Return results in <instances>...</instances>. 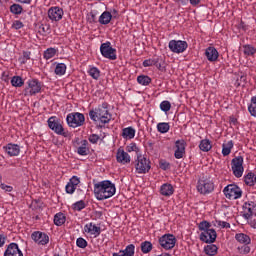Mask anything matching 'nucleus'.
<instances>
[{
    "label": "nucleus",
    "mask_w": 256,
    "mask_h": 256,
    "mask_svg": "<svg viewBox=\"0 0 256 256\" xmlns=\"http://www.w3.org/2000/svg\"><path fill=\"white\" fill-rule=\"evenodd\" d=\"M117 193L115 184L109 180H103L94 184V195L97 201H105L111 199Z\"/></svg>",
    "instance_id": "nucleus-1"
},
{
    "label": "nucleus",
    "mask_w": 256,
    "mask_h": 256,
    "mask_svg": "<svg viewBox=\"0 0 256 256\" xmlns=\"http://www.w3.org/2000/svg\"><path fill=\"white\" fill-rule=\"evenodd\" d=\"M89 117L94 123H101L102 125H106V123L111 121V113H109V109H107V104H102L90 110Z\"/></svg>",
    "instance_id": "nucleus-2"
},
{
    "label": "nucleus",
    "mask_w": 256,
    "mask_h": 256,
    "mask_svg": "<svg viewBox=\"0 0 256 256\" xmlns=\"http://www.w3.org/2000/svg\"><path fill=\"white\" fill-rule=\"evenodd\" d=\"M197 191L201 195H209L215 191V183L209 176H202L197 183Z\"/></svg>",
    "instance_id": "nucleus-3"
},
{
    "label": "nucleus",
    "mask_w": 256,
    "mask_h": 256,
    "mask_svg": "<svg viewBox=\"0 0 256 256\" xmlns=\"http://www.w3.org/2000/svg\"><path fill=\"white\" fill-rule=\"evenodd\" d=\"M66 123L68 127L72 129L83 127L85 125V114L81 112H71L66 116Z\"/></svg>",
    "instance_id": "nucleus-4"
},
{
    "label": "nucleus",
    "mask_w": 256,
    "mask_h": 256,
    "mask_svg": "<svg viewBox=\"0 0 256 256\" xmlns=\"http://www.w3.org/2000/svg\"><path fill=\"white\" fill-rule=\"evenodd\" d=\"M223 193L226 199H230V201H235L237 199H241L243 197V190L239 188L236 184H229L223 189Z\"/></svg>",
    "instance_id": "nucleus-5"
},
{
    "label": "nucleus",
    "mask_w": 256,
    "mask_h": 256,
    "mask_svg": "<svg viewBox=\"0 0 256 256\" xmlns=\"http://www.w3.org/2000/svg\"><path fill=\"white\" fill-rule=\"evenodd\" d=\"M100 53L105 59L110 61H116L117 59V49L113 48L109 41H106L100 45Z\"/></svg>",
    "instance_id": "nucleus-6"
},
{
    "label": "nucleus",
    "mask_w": 256,
    "mask_h": 256,
    "mask_svg": "<svg viewBox=\"0 0 256 256\" xmlns=\"http://www.w3.org/2000/svg\"><path fill=\"white\" fill-rule=\"evenodd\" d=\"M136 173L139 175H145L151 171V161L145 156H138L135 164Z\"/></svg>",
    "instance_id": "nucleus-7"
},
{
    "label": "nucleus",
    "mask_w": 256,
    "mask_h": 256,
    "mask_svg": "<svg viewBox=\"0 0 256 256\" xmlns=\"http://www.w3.org/2000/svg\"><path fill=\"white\" fill-rule=\"evenodd\" d=\"M158 243L165 251H171L177 245V238L173 234H164L158 239Z\"/></svg>",
    "instance_id": "nucleus-8"
},
{
    "label": "nucleus",
    "mask_w": 256,
    "mask_h": 256,
    "mask_svg": "<svg viewBox=\"0 0 256 256\" xmlns=\"http://www.w3.org/2000/svg\"><path fill=\"white\" fill-rule=\"evenodd\" d=\"M48 127L51 131H54L56 135H62V137H67V133H65V128H63V124L61 120L56 116H52L48 119Z\"/></svg>",
    "instance_id": "nucleus-9"
},
{
    "label": "nucleus",
    "mask_w": 256,
    "mask_h": 256,
    "mask_svg": "<svg viewBox=\"0 0 256 256\" xmlns=\"http://www.w3.org/2000/svg\"><path fill=\"white\" fill-rule=\"evenodd\" d=\"M243 156H238L232 159L231 161V169L233 172L234 177L237 179H240V177H243V173L245 171V168L243 167Z\"/></svg>",
    "instance_id": "nucleus-10"
},
{
    "label": "nucleus",
    "mask_w": 256,
    "mask_h": 256,
    "mask_svg": "<svg viewBox=\"0 0 256 256\" xmlns=\"http://www.w3.org/2000/svg\"><path fill=\"white\" fill-rule=\"evenodd\" d=\"M41 81L38 79H29L26 82V88L24 89V95H37L42 89Z\"/></svg>",
    "instance_id": "nucleus-11"
},
{
    "label": "nucleus",
    "mask_w": 256,
    "mask_h": 256,
    "mask_svg": "<svg viewBox=\"0 0 256 256\" xmlns=\"http://www.w3.org/2000/svg\"><path fill=\"white\" fill-rule=\"evenodd\" d=\"M189 47V44H187V41L183 40H170L168 43V48L172 53H176L179 55L180 53H185L187 51V48Z\"/></svg>",
    "instance_id": "nucleus-12"
},
{
    "label": "nucleus",
    "mask_w": 256,
    "mask_h": 256,
    "mask_svg": "<svg viewBox=\"0 0 256 256\" xmlns=\"http://www.w3.org/2000/svg\"><path fill=\"white\" fill-rule=\"evenodd\" d=\"M31 239L36 245L45 246L49 244V235L42 231H34L31 234Z\"/></svg>",
    "instance_id": "nucleus-13"
},
{
    "label": "nucleus",
    "mask_w": 256,
    "mask_h": 256,
    "mask_svg": "<svg viewBox=\"0 0 256 256\" xmlns=\"http://www.w3.org/2000/svg\"><path fill=\"white\" fill-rule=\"evenodd\" d=\"M186 148H187V142H185V140L183 139L176 140L175 151H174L175 159H183L185 157Z\"/></svg>",
    "instance_id": "nucleus-14"
},
{
    "label": "nucleus",
    "mask_w": 256,
    "mask_h": 256,
    "mask_svg": "<svg viewBox=\"0 0 256 256\" xmlns=\"http://www.w3.org/2000/svg\"><path fill=\"white\" fill-rule=\"evenodd\" d=\"M63 15H64V12H63L62 8L59 6L51 7L48 10V18L52 22L53 21H55V22L61 21L63 19Z\"/></svg>",
    "instance_id": "nucleus-15"
},
{
    "label": "nucleus",
    "mask_w": 256,
    "mask_h": 256,
    "mask_svg": "<svg viewBox=\"0 0 256 256\" xmlns=\"http://www.w3.org/2000/svg\"><path fill=\"white\" fill-rule=\"evenodd\" d=\"M244 219H251L256 214V203L254 201L245 202L242 206Z\"/></svg>",
    "instance_id": "nucleus-16"
},
{
    "label": "nucleus",
    "mask_w": 256,
    "mask_h": 256,
    "mask_svg": "<svg viewBox=\"0 0 256 256\" xmlns=\"http://www.w3.org/2000/svg\"><path fill=\"white\" fill-rule=\"evenodd\" d=\"M217 240V231L215 229L210 228V230H206L205 232H201L200 241L204 243H215Z\"/></svg>",
    "instance_id": "nucleus-17"
},
{
    "label": "nucleus",
    "mask_w": 256,
    "mask_h": 256,
    "mask_svg": "<svg viewBox=\"0 0 256 256\" xmlns=\"http://www.w3.org/2000/svg\"><path fill=\"white\" fill-rule=\"evenodd\" d=\"M4 256H23V251L19 248V244L12 242L7 246Z\"/></svg>",
    "instance_id": "nucleus-18"
},
{
    "label": "nucleus",
    "mask_w": 256,
    "mask_h": 256,
    "mask_svg": "<svg viewBox=\"0 0 256 256\" xmlns=\"http://www.w3.org/2000/svg\"><path fill=\"white\" fill-rule=\"evenodd\" d=\"M84 233L93 235V237H99V235H101V226H98L93 222L87 223L84 225Z\"/></svg>",
    "instance_id": "nucleus-19"
},
{
    "label": "nucleus",
    "mask_w": 256,
    "mask_h": 256,
    "mask_svg": "<svg viewBox=\"0 0 256 256\" xmlns=\"http://www.w3.org/2000/svg\"><path fill=\"white\" fill-rule=\"evenodd\" d=\"M76 153L80 155L81 157H87L89 153H91L89 149V141L82 140L78 143V146L76 148Z\"/></svg>",
    "instance_id": "nucleus-20"
},
{
    "label": "nucleus",
    "mask_w": 256,
    "mask_h": 256,
    "mask_svg": "<svg viewBox=\"0 0 256 256\" xmlns=\"http://www.w3.org/2000/svg\"><path fill=\"white\" fill-rule=\"evenodd\" d=\"M3 149L9 157H19V153H21V147L18 144L9 143Z\"/></svg>",
    "instance_id": "nucleus-21"
},
{
    "label": "nucleus",
    "mask_w": 256,
    "mask_h": 256,
    "mask_svg": "<svg viewBox=\"0 0 256 256\" xmlns=\"http://www.w3.org/2000/svg\"><path fill=\"white\" fill-rule=\"evenodd\" d=\"M116 160L122 165H127V163H131V156L123 148H119L116 153Z\"/></svg>",
    "instance_id": "nucleus-22"
},
{
    "label": "nucleus",
    "mask_w": 256,
    "mask_h": 256,
    "mask_svg": "<svg viewBox=\"0 0 256 256\" xmlns=\"http://www.w3.org/2000/svg\"><path fill=\"white\" fill-rule=\"evenodd\" d=\"M161 61H163V58H161V56H154L153 58L144 60L142 65L143 67H153V65H155V67H157V69L161 71Z\"/></svg>",
    "instance_id": "nucleus-23"
},
{
    "label": "nucleus",
    "mask_w": 256,
    "mask_h": 256,
    "mask_svg": "<svg viewBox=\"0 0 256 256\" xmlns=\"http://www.w3.org/2000/svg\"><path fill=\"white\" fill-rule=\"evenodd\" d=\"M205 55L208 61H210L211 63H214L215 61H217V59H219V52L216 50L215 47H208L205 50Z\"/></svg>",
    "instance_id": "nucleus-24"
},
{
    "label": "nucleus",
    "mask_w": 256,
    "mask_h": 256,
    "mask_svg": "<svg viewBox=\"0 0 256 256\" xmlns=\"http://www.w3.org/2000/svg\"><path fill=\"white\" fill-rule=\"evenodd\" d=\"M112 256H135V245L129 244L124 250L112 253Z\"/></svg>",
    "instance_id": "nucleus-25"
},
{
    "label": "nucleus",
    "mask_w": 256,
    "mask_h": 256,
    "mask_svg": "<svg viewBox=\"0 0 256 256\" xmlns=\"http://www.w3.org/2000/svg\"><path fill=\"white\" fill-rule=\"evenodd\" d=\"M175 193V188H173V185L169 183H164L160 187V195H163V197H171Z\"/></svg>",
    "instance_id": "nucleus-26"
},
{
    "label": "nucleus",
    "mask_w": 256,
    "mask_h": 256,
    "mask_svg": "<svg viewBox=\"0 0 256 256\" xmlns=\"http://www.w3.org/2000/svg\"><path fill=\"white\" fill-rule=\"evenodd\" d=\"M54 225L56 227H61L65 225V222L67 221V216L63 212H58L54 215Z\"/></svg>",
    "instance_id": "nucleus-27"
},
{
    "label": "nucleus",
    "mask_w": 256,
    "mask_h": 256,
    "mask_svg": "<svg viewBox=\"0 0 256 256\" xmlns=\"http://www.w3.org/2000/svg\"><path fill=\"white\" fill-rule=\"evenodd\" d=\"M54 65H55L54 73L58 77H63V75L67 73V65L65 63L55 62Z\"/></svg>",
    "instance_id": "nucleus-28"
},
{
    "label": "nucleus",
    "mask_w": 256,
    "mask_h": 256,
    "mask_svg": "<svg viewBox=\"0 0 256 256\" xmlns=\"http://www.w3.org/2000/svg\"><path fill=\"white\" fill-rule=\"evenodd\" d=\"M235 239L241 245H251V237L245 233H237L235 234Z\"/></svg>",
    "instance_id": "nucleus-29"
},
{
    "label": "nucleus",
    "mask_w": 256,
    "mask_h": 256,
    "mask_svg": "<svg viewBox=\"0 0 256 256\" xmlns=\"http://www.w3.org/2000/svg\"><path fill=\"white\" fill-rule=\"evenodd\" d=\"M113 19V15H111V12L104 11L100 17H99V23L100 25H109L111 23V20Z\"/></svg>",
    "instance_id": "nucleus-30"
},
{
    "label": "nucleus",
    "mask_w": 256,
    "mask_h": 256,
    "mask_svg": "<svg viewBox=\"0 0 256 256\" xmlns=\"http://www.w3.org/2000/svg\"><path fill=\"white\" fill-rule=\"evenodd\" d=\"M135 133H137L135 128L129 126L122 129L121 136L123 137V139H135Z\"/></svg>",
    "instance_id": "nucleus-31"
},
{
    "label": "nucleus",
    "mask_w": 256,
    "mask_h": 256,
    "mask_svg": "<svg viewBox=\"0 0 256 256\" xmlns=\"http://www.w3.org/2000/svg\"><path fill=\"white\" fill-rule=\"evenodd\" d=\"M59 53V48H47L44 53H43V59H45L46 61H49V59H53V57H55V55H57Z\"/></svg>",
    "instance_id": "nucleus-32"
},
{
    "label": "nucleus",
    "mask_w": 256,
    "mask_h": 256,
    "mask_svg": "<svg viewBox=\"0 0 256 256\" xmlns=\"http://www.w3.org/2000/svg\"><path fill=\"white\" fill-rule=\"evenodd\" d=\"M243 53L245 57H255L256 48L251 44H245L243 46Z\"/></svg>",
    "instance_id": "nucleus-33"
},
{
    "label": "nucleus",
    "mask_w": 256,
    "mask_h": 256,
    "mask_svg": "<svg viewBox=\"0 0 256 256\" xmlns=\"http://www.w3.org/2000/svg\"><path fill=\"white\" fill-rule=\"evenodd\" d=\"M199 149L204 153H208V151H211V149H213V146L211 145V141L209 139L201 140L199 144Z\"/></svg>",
    "instance_id": "nucleus-34"
},
{
    "label": "nucleus",
    "mask_w": 256,
    "mask_h": 256,
    "mask_svg": "<svg viewBox=\"0 0 256 256\" xmlns=\"http://www.w3.org/2000/svg\"><path fill=\"white\" fill-rule=\"evenodd\" d=\"M233 140L228 141L227 143H224L222 145V155L223 157H227L228 155H231V149L234 147Z\"/></svg>",
    "instance_id": "nucleus-35"
},
{
    "label": "nucleus",
    "mask_w": 256,
    "mask_h": 256,
    "mask_svg": "<svg viewBox=\"0 0 256 256\" xmlns=\"http://www.w3.org/2000/svg\"><path fill=\"white\" fill-rule=\"evenodd\" d=\"M244 182L248 187H253L256 183V175L253 172H249L247 175L244 176Z\"/></svg>",
    "instance_id": "nucleus-36"
},
{
    "label": "nucleus",
    "mask_w": 256,
    "mask_h": 256,
    "mask_svg": "<svg viewBox=\"0 0 256 256\" xmlns=\"http://www.w3.org/2000/svg\"><path fill=\"white\" fill-rule=\"evenodd\" d=\"M88 75L97 81L101 77V70L95 66H92L88 70Z\"/></svg>",
    "instance_id": "nucleus-37"
},
{
    "label": "nucleus",
    "mask_w": 256,
    "mask_h": 256,
    "mask_svg": "<svg viewBox=\"0 0 256 256\" xmlns=\"http://www.w3.org/2000/svg\"><path fill=\"white\" fill-rule=\"evenodd\" d=\"M169 129H171V126L167 122H160L157 124V131L158 133H169Z\"/></svg>",
    "instance_id": "nucleus-38"
},
{
    "label": "nucleus",
    "mask_w": 256,
    "mask_h": 256,
    "mask_svg": "<svg viewBox=\"0 0 256 256\" xmlns=\"http://www.w3.org/2000/svg\"><path fill=\"white\" fill-rule=\"evenodd\" d=\"M212 225L217 227L218 229H231V224L221 220H214L212 221Z\"/></svg>",
    "instance_id": "nucleus-39"
},
{
    "label": "nucleus",
    "mask_w": 256,
    "mask_h": 256,
    "mask_svg": "<svg viewBox=\"0 0 256 256\" xmlns=\"http://www.w3.org/2000/svg\"><path fill=\"white\" fill-rule=\"evenodd\" d=\"M141 251L142 253H144V255H147V253H151V251H153V244L150 241L142 242Z\"/></svg>",
    "instance_id": "nucleus-40"
},
{
    "label": "nucleus",
    "mask_w": 256,
    "mask_h": 256,
    "mask_svg": "<svg viewBox=\"0 0 256 256\" xmlns=\"http://www.w3.org/2000/svg\"><path fill=\"white\" fill-rule=\"evenodd\" d=\"M11 85L12 87H23V85H25V81L21 76H13L11 79Z\"/></svg>",
    "instance_id": "nucleus-41"
},
{
    "label": "nucleus",
    "mask_w": 256,
    "mask_h": 256,
    "mask_svg": "<svg viewBox=\"0 0 256 256\" xmlns=\"http://www.w3.org/2000/svg\"><path fill=\"white\" fill-rule=\"evenodd\" d=\"M137 83H139V85L147 87V85L151 83V78L147 75H140L137 77Z\"/></svg>",
    "instance_id": "nucleus-42"
},
{
    "label": "nucleus",
    "mask_w": 256,
    "mask_h": 256,
    "mask_svg": "<svg viewBox=\"0 0 256 256\" xmlns=\"http://www.w3.org/2000/svg\"><path fill=\"white\" fill-rule=\"evenodd\" d=\"M217 249H218L217 245L211 244V245H207L204 248V252L206 253V255L214 256V255H217Z\"/></svg>",
    "instance_id": "nucleus-43"
},
{
    "label": "nucleus",
    "mask_w": 256,
    "mask_h": 256,
    "mask_svg": "<svg viewBox=\"0 0 256 256\" xmlns=\"http://www.w3.org/2000/svg\"><path fill=\"white\" fill-rule=\"evenodd\" d=\"M10 13L13 15H21V13H23V6L20 4H12L10 6Z\"/></svg>",
    "instance_id": "nucleus-44"
},
{
    "label": "nucleus",
    "mask_w": 256,
    "mask_h": 256,
    "mask_svg": "<svg viewBox=\"0 0 256 256\" xmlns=\"http://www.w3.org/2000/svg\"><path fill=\"white\" fill-rule=\"evenodd\" d=\"M248 111L252 117H256V96L251 98V104L248 106Z\"/></svg>",
    "instance_id": "nucleus-45"
},
{
    "label": "nucleus",
    "mask_w": 256,
    "mask_h": 256,
    "mask_svg": "<svg viewBox=\"0 0 256 256\" xmlns=\"http://www.w3.org/2000/svg\"><path fill=\"white\" fill-rule=\"evenodd\" d=\"M237 249L240 255H249V253H251V247H249V244L238 246Z\"/></svg>",
    "instance_id": "nucleus-46"
},
{
    "label": "nucleus",
    "mask_w": 256,
    "mask_h": 256,
    "mask_svg": "<svg viewBox=\"0 0 256 256\" xmlns=\"http://www.w3.org/2000/svg\"><path fill=\"white\" fill-rule=\"evenodd\" d=\"M160 109L164 113H169V111H171V102H169L168 100L162 101L160 103Z\"/></svg>",
    "instance_id": "nucleus-47"
},
{
    "label": "nucleus",
    "mask_w": 256,
    "mask_h": 256,
    "mask_svg": "<svg viewBox=\"0 0 256 256\" xmlns=\"http://www.w3.org/2000/svg\"><path fill=\"white\" fill-rule=\"evenodd\" d=\"M72 207H73L74 211H83V209H85V207H87V205L85 204V201L80 200V201L75 202L72 205Z\"/></svg>",
    "instance_id": "nucleus-48"
},
{
    "label": "nucleus",
    "mask_w": 256,
    "mask_h": 256,
    "mask_svg": "<svg viewBox=\"0 0 256 256\" xmlns=\"http://www.w3.org/2000/svg\"><path fill=\"white\" fill-rule=\"evenodd\" d=\"M198 229L200 231L205 232V231H209L211 229V223H209L208 221H202L199 223L198 225Z\"/></svg>",
    "instance_id": "nucleus-49"
},
{
    "label": "nucleus",
    "mask_w": 256,
    "mask_h": 256,
    "mask_svg": "<svg viewBox=\"0 0 256 256\" xmlns=\"http://www.w3.org/2000/svg\"><path fill=\"white\" fill-rule=\"evenodd\" d=\"M29 59H31V52L29 51H24L22 56L19 58V62L22 65H25V63H27V61H29Z\"/></svg>",
    "instance_id": "nucleus-50"
},
{
    "label": "nucleus",
    "mask_w": 256,
    "mask_h": 256,
    "mask_svg": "<svg viewBox=\"0 0 256 256\" xmlns=\"http://www.w3.org/2000/svg\"><path fill=\"white\" fill-rule=\"evenodd\" d=\"M76 245L77 247H79V249H85L87 245H89V243L87 242V240H85V238L79 237L76 240Z\"/></svg>",
    "instance_id": "nucleus-51"
},
{
    "label": "nucleus",
    "mask_w": 256,
    "mask_h": 256,
    "mask_svg": "<svg viewBox=\"0 0 256 256\" xmlns=\"http://www.w3.org/2000/svg\"><path fill=\"white\" fill-rule=\"evenodd\" d=\"M11 27H12V29H15L16 31H19V29H23V27H25V25L20 20H14L12 22Z\"/></svg>",
    "instance_id": "nucleus-52"
},
{
    "label": "nucleus",
    "mask_w": 256,
    "mask_h": 256,
    "mask_svg": "<svg viewBox=\"0 0 256 256\" xmlns=\"http://www.w3.org/2000/svg\"><path fill=\"white\" fill-rule=\"evenodd\" d=\"M126 150L128 151V153H132L133 151L135 153H139V147L137 146L136 143H130L127 147Z\"/></svg>",
    "instance_id": "nucleus-53"
},
{
    "label": "nucleus",
    "mask_w": 256,
    "mask_h": 256,
    "mask_svg": "<svg viewBox=\"0 0 256 256\" xmlns=\"http://www.w3.org/2000/svg\"><path fill=\"white\" fill-rule=\"evenodd\" d=\"M76 190V186H73V184H70L69 182L65 186V191L66 193H68V195H73V193H75Z\"/></svg>",
    "instance_id": "nucleus-54"
},
{
    "label": "nucleus",
    "mask_w": 256,
    "mask_h": 256,
    "mask_svg": "<svg viewBox=\"0 0 256 256\" xmlns=\"http://www.w3.org/2000/svg\"><path fill=\"white\" fill-rule=\"evenodd\" d=\"M99 139H101V137H99V135L97 134H91L88 137L89 142L92 143L93 145H97V143H99Z\"/></svg>",
    "instance_id": "nucleus-55"
},
{
    "label": "nucleus",
    "mask_w": 256,
    "mask_h": 256,
    "mask_svg": "<svg viewBox=\"0 0 256 256\" xmlns=\"http://www.w3.org/2000/svg\"><path fill=\"white\" fill-rule=\"evenodd\" d=\"M70 185H73L74 187L77 188V186L79 185V183H81V180L79 179V177L77 176H73L69 182H68Z\"/></svg>",
    "instance_id": "nucleus-56"
},
{
    "label": "nucleus",
    "mask_w": 256,
    "mask_h": 256,
    "mask_svg": "<svg viewBox=\"0 0 256 256\" xmlns=\"http://www.w3.org/2000/svg\"><path fill=\"white\" fill-rule=\"evenodd\" d=\"M0 189H2V191H5L6 193H11V191H13V186H9L5 183H1Z\"/></svg>",
    "instance_id": "nucleus-57"
},
{
    "label": "nucleus",
    "mask_w": 256,
    "mask_h": 256,
    "mask_svg": "<svg viewBox=\"0 0 256 256\" xmlns=\"http://www.w3.org/2000/svg\"><path fill=\"white\" fill-rule=\"evenodd\" d=\"M171 167V164L165 160H161L160 161V168L163 170V171H167V169H170Z\"/></svg>",
    "instance_id": "nucleus-58"
},
{
    "label": "nucleus",
    "mask_w": 256,
    "mask_h": 256,
    "mask_svg": "<svg viewBox=\"0 0 256 256\" xmlns=\"http://www.w3.org/2000/svg\"><path fill=\"white\" fill-rule=\"evenodd\" d=\"M16 3H21L23 5H31V1L33 0H15Z\"/></svg>",
    "instance_id": "nucleus-59"
},
{
    "label": "nucleus",
    "mask_w": 256,
    "mask_h": 256,
    "mask_svg": "<svg viewBox=\"0 0 256 256\" xmlns=\"http://www.w3.org/2000/svg\"><path fill=\"white\" fill-rule=\"evenodd\" d=\"M5 245V235L0 234V247H3Z\"/></svg>",
    "instance_id": "nucleus-60"
},
{
    "label": "nucleus",
    "mask_w": 256,
    "mask_h": 256,
    "mask_svg": "<svg viewBox=\"0 0 256 256\" xmlns=\"http://www.w3.org/2000/svg\"><path fill=\"white\" fill-rule=\"evenodd\" d=\"M201 3V0H190V4L193 5V7L199 5Z\"/></svg>",
    "instance_id": "nucleus-61"
},
{
    "label": "nucleus",
    "mask_w": 256,
    "mask_h": 256,
    "mask_svg": "<svg viewBox=\"0 0 256 256\" xmlns=\"http://www.w3.org/2000/svg\"><path fill=\"white\" fill-rule=\"evenodd\" d=\"M114 13H117V10H114Z\"/></svg>",
    "instance_id": "nucleus-62"
}]
</instances>
